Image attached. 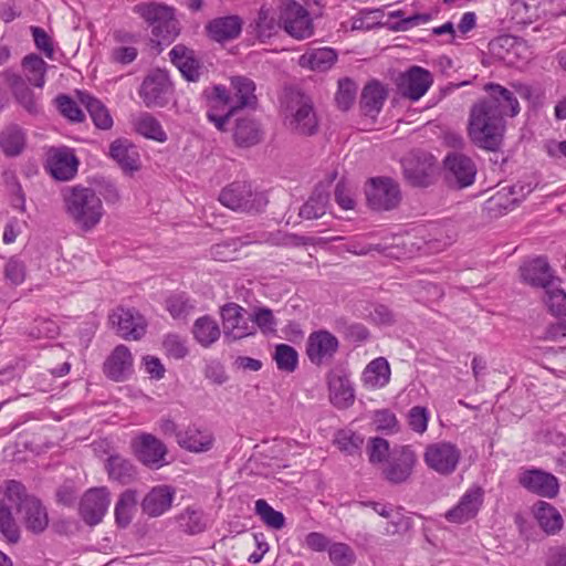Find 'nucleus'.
<instances>
[{
    "label": "nucleus",
    "instance_id": "f257e3e1",
    "mask_svg": "<svg viewBox=\"0 0 566 566\" xmlns=\"http://www.w3.org/2000/svg\"><path fill=\"white\" fill-rule=\"evenodd\" d=\"M505 118L482 101L475 103L471 111L468 135L479 148L495 151L503 142Z\"/></svg>",
    "mask_w": 566,
    "mask_h": 566
},
{
    "label": "nucleus",
    "instance_id": "f03ea898",
    "mask_svg": "<svg viewBox=\"0 0 566 566\" xmlns=\"http://www.w3.org/2000/svg\"><path fill=\"white\" fill-rule=\"evenodd\" d=\"M62 198L67 216L81 230L91 231L101 222L104 208L94 189L69 186L63 188Z\"/></svg>",
    "mask_w": 566,
    "mask_h": 566
},
{
    "label": "nucleus",
    "instance_id": "7ed1b4c3",
    "mask_svg": "<svg viewBox=\"0 0 566 566\" xmlns=\"http://www.w3.org/2000/svg\"><path fill=\"white\" fill-rule=\"evenodd\" d=\"M137 14L150 29L151 42L156 45H169L180 33L176 9L159 1H144L133 7Z\"/></svg>",
    "mask_w": 566,
    "mask_h": 566
},
{
    "label": "nucleus",
    "instance_id": "20e7f679",
    "mask_svg": "<svg viewBox=\"0 0 566 566\" xmlns=\"http://www.w3.org/2000/svg\"><path fill=\"white\" fill-rule=\"evenodd\" d=\"M231 93L224 85H214L205 94L212 107L232 106L239 111L245 107L254 108L258 103L255 95V84L245 76H234L231 78Z\"/></svg>",
    "mask_w": 566,
    "mask_h": 566
},
{
    "label": "nucleus",
    "instance_id": "39448f33",
    "mask_svg": "<svg viewBox=\"0 0 566 566\" xmlns=\"http://www.w3.org/2000/svg\"><path fill=\"white\" fill-rule=\"evenodd\" d=\"M219 201L233 211L245 213H259L268 205L264 192L255 191L250 184L241 181L224 187L219 193Z\"/></svg>",
    "mask_w": 566,
    "mask_h": 566
},
{
    "label": "nucleus",
    "instance_id": "423d86ee",
    "mask_svg": "<svg viewBox=\"0 0 566 566\" xmlns=\"http://www.w3.org/2000/svg\"><path fill=\"white\" fill-rule=\"evenodd\" d=\"M21 66L27 78L11 69L3 72V77L17 102L29 113H33L35 111V102L31 86H35V52L25 55L22 59Z\"/></svg>",
    "mask_w": 566,
    "mask_h": 566
},
{
    "label": "nucleus",
    "instance_id": "0eeeda50",
    "mask_svg": "<svg viewBox=\"0 0 566 566\" xmlns=\"http://www.w3.org/2000/svg\"><path fill=\"white\" fill-rule=\"evenodd\" d=\"M286 124L298 135L312 136L318 130V118L311 97L304 94L292 96L287 106Z\"/></svg>",
    "mask_w": 566,
    "mask_h": 566
},
{
    "label": "nucleus",
    "instance_id": "6e6552de",
    "mask_svg": "<svg viewBox=\"0 0 566 566\" xmlns=\"http://www.w3.org/2000/svg\"><path fill=\"white\" fill-rule=\"evenodd\" d=\"M280 21L283 30L296 40H305L314 34V23L308 11L295 0L282 1Z\"/></svg>",
    "mask_w": 566,
    "mask_h": 566
},
{
    "label": "nucleus",
    "instance_id": "1a4fd4ad",
    "mask_svg": "<svg viewBox=\"0 0 566 566\" xmlns=\"http://www.w3.org/2000/svg\"><path fill=\"white\" fill-rule=\"evenodd\" d=\"M367 203L375 211H389L395 209L400 200L399 185L389 177L370 178L365 188Z\"/></svg>",
    "mask_w": 566,
    "mask_h": 566
},
{
    "label": "nucleus",
    "instance_id": "9d476101",
    "mask_svg": "<svg viewBox=\"0 0 566 566\" xmlns=\"http://www.w3.org/2000/svg\"><path fill=\"white\" fill-rule=\"evenodd\" d=\"M172 92L174 87L168 73L157 69L144 78L138 94L147 108H155L166 106Z\"/></svg>",
    "mask_w": 566,
    "mask_h": 566
},
{
    "label": "nucleus",
    "instance_id": "9b49d317",
    "mask_svg": "<svg viewBox=\"0 0 566 566\" xmlns=\"http://www.w3.org/2000/svg\"><path fill=\"white\" fill-rule=\"evenodd\" d=\"M461 459L459 448L447 441L429 443L423 452L426 465L440 475L448 476L452 474Z\"/></svg>",
    "mask_w": 566,
    "mask_h": 566
},
{
    "label": "nucleus",
    "instance_id": "f8f14e48",
    "mask_svg": "<svg viewBox=\"0 0 566 566\" xmlns=\"http://www.w3.org/2000/svg\"><path fill=\"white\" fill-rule=\"evenodd\" d=\"M44 168L57 181H70L78 171L80 160L67 146L50 147L45 154Z\"/></svg>",
    "mask_w": 566,
    "mask_h": 566
},
{
    "label": "nucleus",
    "instance_id": "ddd939ff",
    "mask_svg": "<svg viewBox=\"0 0 566 566\" xmlns=\"http://www.w3.org/2000/svg\"><path fill=\"white\" fill-rule=\"evenodd\" d=\"M418 458L410 446H400L391 450L382 469V476L391 484L407 482L417 464Z\"/></svg>",
    "mask_w": 566,
    "mask_h": 566
},
{
    "label": "nucleus",
    "instance_id": "4468645a",
    "mask_svg": "<svg viewBox=\"0 0 566 566\" xmlns=\"http://www.w3.org/2000/svg\"><path fill=\"white\" fill-rule=\"evenodd\" d=\"M447 182L454 188L463 189L473 185L478 172L476 165L469 156L453 151L443 160Z\"/></svg>",
    "mask_w": 566,
    "mask_h": 566
},
{
    "label": "nucleus",
    "instance_id": "2eb2a0df",
    "mask_svg": "<svg viewBox=\"0 0 566 566\" xmlns=\"http://www.w3.org/2000/svg\"><path fill=\"white\" fill-rule=\"evenodd\" d=\"M116 334L126 340H139L146 333L147 322L135 308L117 307L109 314Z\"/></svg>",
    "mask_w": 566,
    "mask_h": 566
},
{
    "label": "nucleus",
    "instance_id": "dca6fc26",
    "mask_svg": "<svg viewBox=\"0 0 566 566\" xmlns=\"http://www.w3.org/2000/svg\"><path fill=\"white\" fill-rule=\"evenodd\" d=\"M220 314L226 337L237 340L255 334L256 328L251 323V316H248L247 311L239 304H224Z\"/></svg>",
    "mask_w": 566,
    "mask_h": 566
},
{
    "label": "nucleus",
    "instance_id": "f3484780",
    "mask_svg": "<svg viewBox=\"0 0 566 566\" xmlns=\"http://www.w3.org/2000/svg\"><path fill=\"white\" fill-rule=\"evenodd\" d=\"M136 458L146 467L159 469L166 463L167 447L151 433H140L132 441Z\"/></svg>",
    "mask_w": 566,
    "mask_h": 566
},
{
    "label": "nucleus",
    "instance_id": "a211bd4d",
    "mask_svg": "<svg viewBox=\"0 0 566 566\" xmlns=\"http://www.w3.org/2000/svg\"><path fill=\"white\" fill-rule=\"evenodd\" d=\"M339 349V340L326 329L312 332L306 340V355L316 366L328 364Z\"/></svg>",
    "mask_w": 566,
    "mask_h": 566
},
{
    "label": "nucleus",
    "instance_id": "6ab92c4d",
    "mask_svg": "<svg viewBox=\"0 0 566 566\" xmlns=\"http://www.w3.org/2000/svg\"><path fill=\"white\" fill-rule=\"evenodd\" d=\"M3 495L15 505L17 513L24 514L27 530L35 533V496L28 494L25 486L17 480L4 482Z\"/></svg>",
    "mask_w": 566,
    "mask_h": 566
},
{
    "label": "nucleus",
    "instance_id": "aec40b11",
    "mask_svg": "<svg viewBox=\"0 0 566 566\" xmlns=\"http://www.w3.org/2000/svg\"><path fill=\"white\" fill-rule=\"evenodd\" d=\"M107 488H93L87 490L80 503V515L91 526L102 522L106 514L111 499Z\"/></svg>",
    "mask_w": 566,
    "mask_h": 566
},
{
    "label": "nucleus",
    "instance_id": "412c9836",
    "mask_svg": "<svg viewBox=\"0 0 566 566\" xmlns=\"http://www.w3.org/2000/svg\"><path fill=\"white\" fill-rule=\"evenodd\" d=\"M483 501V489L471 486L459 499L458 503L444 513V518L453 524H463L478 515Z\"/></svg>",
    "mask_w": 566,
    "mask_h": 566
},
{
    "label": "nucleus",
    "instance_id": "4be33fe9",
    "mask_svg": "<svg viewBox=\"0 0 566 566\" xmlns=\"http://www.w3.org/2000/svg\"><path fill=\"white\" fill-rule=\"evenodd\" d=\"M518 483L542 497L554 499L559 492L557 478L541 469L523 470L518 475Z\"/></svg>",
    "mask_w": 566,
    "mask_h": 566
},
{
    "label": "nucleus",
    "instance_id": "5701e85b",
    "mask_svg": "<svg viewBox=\"0 0 566 566\" xmlns=\"http://www.w3.org/2000/svg\"><path fill=\"white\" fill-rule=\"evenodd\" d=\"M214 434L207 427L190 423L177 433V444L191 453H206L214 446Z\"/></svg>",
    "mask_w": 566,
    "mask_h": 566
},
{
    "label": "nucleus",
    "instance_id": "b1692460",
    "mask_svg": "<svg viewBox=\"0 0 566 566\" xmlns=\"http://www.w3.org/2000/svg\"><path fill=\"white\" fill-rule=\"evenodd\" d=\"M484 91L489 95L481 101L494 108L502 117H515L520 113L517 97L509 88L491 82L484 85Z\"/></svg>",
    "mask_w": 566,
    "mask_h": 566
},
{
    "label": "nucleus",
    "instance_id": "393cba45",
    "mask_svg": "<svg viewBox=\"0 0 566 566\" xmlns=\"http://www.w3.org/2000/svg\"><path fill=\"white\" fill-rule=\"evenodd\" d=\"M133 355L126 345H117L103 364L104 375L113 381H125L134 371Z\"/></svg>",
    "mask_w": 566,
    "mask_h": 566
},
{
    "label": "nucleus",
    "instance_id": "a878e982",
    "mask_svg": "<svg viewBox=\"0 0 566 566\" xmlns=\"http://www.w3.org/2000/svg\"><path fill=\"white\" fill-rule=\"evenodd\" d=\"M524 282L534 287H541L544 291L554 285L557 277L554 276L548 261L544 256H537L526 261L520 269Z\"/></svg>",
    "mask_w": 566,
    "mask_h": 566
},
{
    "label": "nucleus",
    "instance_id": "bb28decb",
    "mask_svg": "<svg viewBox=\"0 0 566 566\" xmlns=\"http://www.w3.org/2000/svg\"><path fill=\"white\" fill-rule=\"evenodd\" d=\"M432 81L428 70L412 66L401 76L399 88L405 97L418 101L430 88Z\"/></svg>",
    "mask_w": 566,
    "mask_h": 566
},
{
    "label": "nucleus",
    "instance_id": "cd10ccee",
    "mask_svg": "<svg viewBox=\"0 0 566 566\" xmlns=\"http://www.w3.org/2000/svg\"><path fill=\"white\" fill-rule=\"evenodd\" d=\"M175 494V489L170 485L154 486L140 503L143 513L150 517L163 515L171 507Z\"/></svg>",
    "mask_w": 566,
    "mask_h": 566
},
{
    "label": "nucleus",
    "instance_id": "c85d7f7f",
    "mask_svg": "<svg viewBox=\"0 0 566 566\" xmlns=\"http://www.w3.org/2000/svg\"><path fill=\"white\" fill-rule=\"evenodd\" d=\"M205 29L209 39L224 43L240 35L242 21L238 15L219 17L209 21Z\"/></svg>",
    "mask_w": 566,
    "mask_h": 566
},
{
    "label": "nucleus",
    "instance_id": "c756f323",
    "mask_svg": "<svg viewBox=\"0 0 566 566\" xmlns=\"http://www.w3.org/2000/svg\"><path fill=\"white\" fill-rule=\"evenodd\" d=\"M169 56L171 63L177 66L187 81H199L201 64L193 50L184 44H177L170 50Z\"/></svg>",
    "mask_w": 566,
    "mask_h": 566
},
{
    "label": "nucleus",
    "instance_id": "7c9ffc66",
    "mask_svg": "<svg viewBox=\"0 0 566 566\" xmlns=\"http://www.w3.org/2000/svg\"><path fill=\"white\" fill-rule=\"evenodd\" d=\"M331 402L338 409L348 408L354 403L355 389L349 377L345 374H332L328 377Z\"/></svg>",
    "mask_w": 566,
    "mask_h": 566
},
{
    "label": "nucleus",
    "instance_id": "2f4dec72",
    "mask_svg": "<svg viewBox=\"0 0 566 566\" xmlns=\"http://www.w3.org/2000/svg\"><path fill=\"white\" fill-rule=\"evenodd\" d=\"M109 156L125 174H133L140 167L139 154L127 139H116L109 146Z\"/></svg>",
    "mask_w": 566,
    "mask_h": 566
},
{
    "label": "nucleus",
    "instance_id": "473e14b6",
    "mask_svg": "<svg viewBox=\"0 0 566 566\" xmlns=\"http://www.w3.org/2000/svg\"><path fill=\"white\" fill-rule=\"evenodd\" d=\"M80 103L86 108L96 128L108 130L113 127V117L108 108L95 96L87 92L77 91Z\"/></svg>",
    "mask_w": 566,
    "mask_h": 566
},
{
    "label": "nucleus",
    "instance_id": "72a5a7b5",
    "mask_svg": "<svg viewBox=\"0 0 566 566\" xmlns=\"http://www.w3.org/2000/svg\"><path fill=\"white\" fill-rule=\"evenodd\" d=\"M390 366L385 357L373 359L364 369L361 380L367 388L379 389L390 380Z\"/></svg>",
    "mask_w": 566,
    "mask_h": 566
},
{
    "label": "nucleus",
    "instance_id": "f704fd0d",
    "mask_svg": "<svg viewBox=\"0 0 566 566\" xmlns=\"http://www.w3.org/2000/svg\"><path fill=\"white\" fill-rule=\"evenodd\" d=\"M534 515L538 525L547 535H555L563 527V516L555 506L547 502L538 501L534 505Z\"/></svg>",
    "mask_w": 566,
    "mask_h": 566
},
{
    "label": "nucleus",
    "instance_id": "c9c22d12",
    "mask_svg": "<svg viewBox=\"0 0 566 566\" xmlns=\"http://www.w3.org/2000/svg\"><path fill=\"white\" fill-rule=\"evenodd\" d=\"M361 504L371 507L378 515L388 520L385 527V534L387 535H395L409 527V520L399 511L395 510L391 504L381 502H367Z\"/></svg>",
    "mask_w": 566,
    "mask_h": 566
},
{
    "label": "nucleus",
    "instance_id": "e433bc0d",
    "mask_svg": "<svg viewBox=\"0 0 566 566\" xmlns=\"http://www.w3.org/2000/svg\"><path fill=\"white\" fill-rule=\"evenodd\" d=\"M387 93L379 82L367 84L360 97V108L365 116L375 118L382 108Z\"/></svg>",
    "mask_w": 566,
    "mask_h": 566
},
{
    "label": "nucleus",
    "instance_id": "4c0bfd02",
    "mask_svg": "<svg viewBox=\"0 0 566 566\" xmlns=\"http://www.w3.org/2000/svg\"><path fill=\"white\" fill-rule=\"evenodd\" d=\"M137 492L132 489L125 490L118 497L115 509L114 516L115 523L118 527H127L137 510Z\"/></svg>",
    "mask_w": 566,
    "mask_h": 566
},
{
    "label": "nucleus",
    "instance_id": "58836bf2",
    "mask_svg": "<svg viewBox=\"0 0 566 566\" xmlns=\"http://www.w3.org/2000/svg\"><path fill=\"white\" fill-rule=\"evenodd\" d=\"M337 60L335 50L331 48H319L307 52L300 57V65L313 71L324 72L329 70Z\"/></svg>",
    "mask_w": 566,
    "mask_h": 566
},
{
    "label": "nucleus",
    "instance_id": "ea45409f",
    "mask_svg": "<svg viewBox=\"0 0 566 566\" xmlns=\"http://www.w3.org/2000/svg\"><path fill=\"white\" fill-rule=\"evenodd\" d=\"M233 138L240 147H251L262 139L260 125L252 118H239L233 132Z\"/></svg>",
    "mask_w": 566,
    "mask_h": 566
},
{
    "label": "nucleus",
    "instance_id": "a19ab883",
    "mask_svg": "<svg viewBox=\"0 0 566 566\" xmlns=\"http://www.w3.org/2000/svg\"><path fill=\"white\" fill-rule=\"evenodd\" d=\"M109 479L118 481L122 484L132 482L136 476V469L130 460L120 454H112L107 458L105 464Z\"/></svg>",
    "mask_w": 566,
    "mask_h": 566
},
{
    "label": "nucleus",
    "instance_id": "79ce46f5",
    "mask_svg": "<svg viewBox=\"0 0 566 566\" xmlns=\"http://www.w3.org/2000/svg\"><path fill=\"white\" fill-rule=\"evenodd\" d=\"M329 195L323 189H315L306 202L302 205L298 216L305 220L322 218L327 210Z\"/></svg>",
    "mask_w": 566,
    "mask_h": 566
},
{
    "label": "nucleus",
    "instance_id": "37998d69",
    "mask_svg": "<svg viewBox=\"0 0 566 566\" xmlns=\"http://www.w3.org/2000/svg\"><path fill=\"white\" fill-rule=\"evenodd\" d=\"M0 147L7 157L20 155L25 147V134L18 125L7 127L0 134Z\"/></svg>",
    "mask_w": 566,
    "mask_h": 566
},
{
    "label": "nucleus",
    "instance_id": "c03bdc74",
    "mask_svg": "<svg viewBox=\"0 0 566 566\" xmlns=\"http://www.w3.org/2000/svg\"><path fill=\"white\" fill-rule=\"evenodd\" d=\"M134 127L142 136L159 143L167 140V134L161 124L149 113L139 114L134 120Z\"/></svg>",
    "mask_w": 566,
    "mask_h": 566
},
{
    "label": "nucleus",
    "instance_id": "a18cd8bd",
    "mask_svg": "<svg viewBox=\"0 0 566 566\" xmlns=\"http://www.w3.org/2000/svg\"><path fill=\"white\" fill-rule=\"evenodd\" d=\"M42 358L52 376L63 377L70 373L71 364L66 360V350L60 344L51 346Z\"/></svg>",
    "mask_w": 566,
    "mask_h": 566
},
{
    "label": "nucleus",
    "instance_id": "49530a36",
    "mask_svg": "<svg viewBox=\"0 0 566 566\" xmlns=\"http://www.w3.org/2000/svg\"><path fill=\"white\" fill-rule=\"evenodd\" d=\"M192 333L200 345L208 347L219 339L220 327L213 318L206 315L196 319Z\"/></svg>",
    "mask_w": 566,
    "mask_h": 566
},
{
    "label": "nucleus",
    "instance_id": "de8ad7c7",
    "mask_svg": "<svg viewBox=\"0 0 566 566\" xmlns=\"http://www.w3.org/2000/svg\"><path fill=\"white\" fill-rule=\"evenodd\" d=\"M282 28L280 17L265 7H261L255 20V31L260 39H269Z\"/></svg>",
    "mask_w": 566,
    "mask_h": 566
},
{
    "label": "nucleus",
    "instance_id": "09e8293b",
    "mask_svg": "<svg viewBox=\"0 0 566 566\" xmlns=\"http://www.w3.org/2000/svg\"><path fill=\"white\" fill-rule=\"evenodd\" d=\"M255 514L270 528L279 531L285 526V517L283 513L274 510L263 499L255 501Z\"/></svg>",
    "mask_w": 566,
    "mask_h": 566
},
{
    "label": "nucleus",
    "instance_id": "8fccbe9b",
    "mask_svg": "<svg viewBox=\"0 0 566 566\" xmlns=\"http://www.w3.org/2000/svg\"><path fill=\"white\" fill-rule=\"evenodd\" d=\"M0 533L10 544H15L20 539V531L14 522L12 511L3 500L0 499Z\"/></svg>",
    "mask_w": 566,
    "mask_h": 566
},
{
    "label": "nucleus",
    "instance_id": "3c124183",
    "mask_svg": "<svg viewBox=\"0 0 566 566\" xmlns=\"http://www.w3.org/2000/svg\"><path fill=\"white\" fill-rule=\"evenodd\" d=\"M273 359L277 369L285 373H293L298 365V354L296 349L287 344H279L275 346Z\"/></svg>",
    "mask_w": 566,
    "mask_h": 566
},
{
    "label": "nucleus",
    "instance_id": "603ef678",
    "mask_svg": "<svg viewBox=\"0 0 566 566\" xmlns=\"http://www.w3.org/2000/svg\"><path fill=\"white\" fill-rule=\"evenodd\" d=\"M254 242H261L266 241L274 245H281V247H289V248H295V247H302V245H308L313 243V239L305 235H298L294 233H286L282 231H276L274 233H271L269 238L262 239V238H254Z\"/></svg>",
    "mask_w": 566,
    "mask_h": 566
},
{
    "label": "nucleus",
    "instance_id": "864d4df0",
    "mask_svg": "<svg viewBox=\"0 0 566 566\" xmlns=\"http://www.w3.org/2000/svg\"><path fill=\"white\" fill-rule=\"evenodd\" d=\"M389 18L398 19L391 29L395 31H408L415 27L426 24L431 20L430 13H415L406 17L402 10H395L389 12Z\"/></svg>",
    "mask_w": 566,
    "mask_h": 566
},
{
    "label": "nucleus",
    "instance_id": "5fc2aeb1",
    "mask_svg": "<svg viewBox=\"0 0 566 566\" xmlns=\"http://www.w3.org/2000/svg\"><path fill=\"white\" fill-rule=\"evenodd\" d=\"M327 552L329 560L335 566H353L356 563V554L348 544L333 543Z\"/></svg>",
    "mask_w": 566,
    "mask_h": 566
},
{
    "label": "nucleus",
    "instance_id": "6e6d98bb",
    "mask_svg": "<svg viewBox=\"0 0 566 566\" xmlns=\"http://www.w3.org/2000/svg\"><path fill=\"white\" fill-rule=\"evenodd\" d=\"M179 520L184 531L192 535L203 532L207 526L203 512L190 507L181 513Z\"/></svg>",
    "mask_w": 566,
    "mask_h": 566
},
{
    "label": "nucleus",
    "instance_id": "4d7b16f0",
    "mask_svg": "<svg viewBox=\"0 0 566 566\" xmlns=\"http://www.w3.org/2000/svg\"><path fill=\"white\" fill-rule=\"evenodd\" d=\"M245 241L241 239L218 243L211 247L210 254L214 260L227 262L234 259V254L238 250L239 244H249L254 242L250 235L245 237Z\"/></svg>",
    "mask_w": 566,
    "mask_h": 566
},
{
    "label": "nucleus",
    "instance_id": "13d9d810",
    "mask_svg": "<svg viewBox=\"0 0 566 566\" xmlns=\"http://www.w3.org/2000/svg\"><path fill=\"white\" fill-rule=\"evenodd\" d=\"M403 175L406 179L417 187H426L429 185V174L424 165H420L412 159L403 163Z\"/></svg>",
    "mask_w": 566,
    "mask_h": 566
},
{
    "label": "nucleus",
    "instance_id": "bf43d9fd",
    "mask_svg": "<svg viewBox=\"0 0 566 566\" xmlns=\"http://www.w3.org/2000/svg\"><path fill=\"white\" fill-rule=\"evenodd\" d=\"M357 93V86L350 78H343L338 82V90L335 102L342 111H347L353 105Z\"/></svg>",
    "mask_w": 566,
    "mask_h": 566
},
{
    "label": "nucleus",
    "instance_id": "052dcab7",
    "mask_svg": "<svg viewBox=\"0 0 566 566\" xmlns=\"http://www.w3.org/2000/svg\"><path fill=\"white\" fill-rule=\"evenodd\" d=\"M367 453L373 464L387 462L391 453L389 442L380 437L370 438L367 443Z\"/></svg>",
    "mask_w": 566,
    "mask_h": 566
},
{
    "label": "nucleus",
    "instance_id": "680f3d73",
    "mask_svg": "<svg viewBox=\"0 0 566 566\" xmlns=\"http://www.w3.org/2000/svg\"><path fill=\"white\" fill-rule=\"evenodd\" d=\"M544 302L553 314L566 316V293L555 284L545 290Z\"/></svg>",
    "mask_w": 566,
    "mask_h": 566
},
{
    "label": "nucleus",
    "instance_id": "e2e57ef3",
    "mask_svg": "<svg viewBox=\"0 0 566 566\" xmlns=\"http://www.w3.org/2000/svg\"><path fill=\"white\" fill-rule=\"evenodd\" d=\"M59 112L73 123H81L85 116L77 103L67 95H59L55 98Z\"/></svg>",
    "mask_w": 566,
    "mask_h": 566
},
{
    "label": "nucleus",
    "instance_id": "0e129e2a",
    "mask_svg": "<svg viewBox=\"0 0 566 566\" xmlns=\"http://www.w3.org/2000/svg\"><path fill=\"white\" fill-rule=\"evenodd\" d=\"M364 439L353 431L342 430L336 434L335 443L338 449L347 454H355L359 451Z\"/></svg>",
    "mask_w": 566,
    "mask_h": 566
},
{
    "label": "nucleus",
    "instance_id": "69168bd1",
    "mask_svg": "<svg viewBox=\"0 0 566 566\" xmlns=\"http://www.w3.org/2000/svg\"><path fill=\"white\" fill-rule=\"evenodd\" d=\"M337 331L352 343H363L368 339L369 332L365 325L360 323L347 324L344 321H337Z\"/></svg>",
    "mask_w": 566,
    "mask_h": 566
},
{
    "label": "nucleus",
    "instance_id": "338daca9",
    "mask_svg": "<svg viewBox=\"0 0 566 566\" xmlns=\"http://www.w3.org/2000/svg\"><path fill=\"white\" fill-rule=\"evenodd\" d=\"M251 323H253L255 328L258 326L263 334H272L276 331V319L272 311L266 307L258 308L251 315Z\"/></svg>",
    "mask_w": 566,
    "mask_h": 566
},
{
    "label": "nucleus",
    "instance_id": "774afa93",
    "mask_svg": "<svg viewBox=\"0 0 566 566\" xmlns=\"http://www.w3.org/2000/svg\"><path fill=\"white\" fill-rule=\"evenodd\" d=\"M429 417L426 407L415 406L408 411V424L412 431L422 434L427 431Z\"/></svg>",
    "mask_w": 566,
    "mask_h": 566
}]
</instances>
